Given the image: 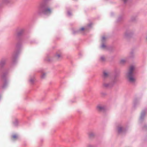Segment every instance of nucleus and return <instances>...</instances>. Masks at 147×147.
<instances>
[{"label": "nucleus", "instance_id": "9b49d317", "mask_svg": "<svg viewBox=\"0 0 147 147\" xmlns=\"http://www.w3.org/2000/svg\"><path fill=\"white\" fill-rule=\"evenodd\" d=\"M101 48L103 49H106L107 48L106 45L104 44H102L101 45Z\"/></svg>", "mask_w": 147, "mask_h": 147}, {"label": "nucleus", "instance_id": "1a4fd4ad", "mask_svg": "<svg viewBox=\"0 0 147 147\" xmlns=\"http://www.w3.org/2000/svg\"><path fill=\"white\" fill-rule=\"evenodd\" d=\"M109 75V73L107 71H104L103 72V76L104 78L107 77Z\"/></svg>", "mask_w": 147, "mask_h": 147}, {"label": "nucleus", "instance_id": "5701e85b", "mask_svg": "<svg viewBox=\"0 0 147 147\" xmlns=\"http://www.w3.org/2000/svg\"><path fill=\"white\" fill-rule=\"evenodd\" d=\"M146 39L147 40V36L146 37Z\"/></svg>", "mask_w": 147, "mask_h": 147}, {"label": "nucleus", "instance_id": "4be33fe9", "mask_svg": "<svg viewBox=\"0 0 147 147\" xmlns=\"http://www.w3.org/2000/svg\"><path fill=\"white\" fill-rule=\"evenodd\" d=\"M84 29H85L84 28H80V30H82V31H83V30Z\"/></svg>", "mask_w": 147, "mask_h": 147}, {"label": "nucleus", "instance_id": "0eeeda50", "mask_svg": "<svg viewBox=\"0 0 147 147\" xmlns=\"http://www.w3.org/2000/svg\"><path fill=\"white\" fill-rule=\"evenodd\" d=\"M9 0H3L2 3H0V9L2 7L3 3L7 4L9 3Z\"/></svg>", "mask_w": 147, "mask_h": 147}, {"label": "nucleus", "instance_id": "7ed1b4c3", "mask_svg": "<svg viewBox=\"0 0 147 147\" xmlns=\"http://www.w3.org/2000/svg\"><path fill=\"white\" fill-rule=\"evenodd\" d=\"M105 106L101 105H98L96 107V109L99 111H102L105 110Z\"/></svg>", "mask_w": 147, "mask_h": 147}, {"label": "nucleus", "instance_id": "f3484780", "mask_svg": "<svg viewBox=\"0 0 147 147\" xmlns=\"http://www.w3.org/2000/svg\"><path fill=\"white\" fill-rule=\"evenodd\" d=\"M87 147H94V146L93 144H89L87 146Z\"/></svg>", "mask_w": 147, "mask_h": 147}, {"label": "nucleus", "instance_id": "9d476101", "mask_svg": "<svg viewBox=\"0 0 147 147\" xmlns=\"http://www.w3.org/2000/svg\"><path fill=\"white\" fill-rule=\"evenodd\" d=\"M126 60L125 59H121L120 61V63L121 64H123L126 63Z\"/></svg>", "mask_w": 147, "mask_h": 147}, {"label": "nucleus", "instance_id": "dca6fc26", "mask_svg": "<svg viewBox=\"0 0 147 147\" xmlns=\"http://www.w3.org/2000/svg\"><path fill=\"white\" fill-rule=\"evenodd\" d=\"M89 136L90 137H91L93 136L94 135V134L92 132H90L89 133Z\"/></svg>", "mask_w": 147, "mask_h": 147}, {"label": "nucleus", "instance_id": "20e7f679", "mask_svg": "<svg viewBox=\"0 0 147 147\" xmlns=\"http://www.w3.org/2000/svg\"><path fill=\"white\" fill-rule=\"evenodd\" d=\"M115 83V82L109 83L107 82H104L103 84V86L105 88L110 87L112 86Z\"/></svg>", "mask_w": 147, "mask_h": 147}, {"label": "nucleus", "instance_id": "a211bd4d", "mask_svg": "<svg viewBox=\"0 0 147 147\" xmlns=\"http://www.w3.org/2000/svg\"><path fill=\"white\" fill-rule=\"evenodd\" d=\"M106 39V38L105 36H103L102 38V41L103 42H104Z\"/></svg>", "mask_w": 147, "mask_h": 147}, {"label": "nucleus", "instance_id": "39448f33", "mask_svg": "<svg viewBox=\"0 0 147 147\" xmlns=\"http://www.w3.org/2000/svg\"><path fill=\"white\" fill-rule=\"evenodd\" d=\"M117 130L118 132L119 133L125 131V129L121 126H119L117 127Z\"/></svg>", "mask_w": 147, "mask_h": 147}, {"label": "nucleus", "instance_id": "ddd939ff", "mask_svg": "<svg viewBox=\"0 0 147 147\" xmlns=\"http://www.w3.org/2000/svg\"><path fill=\"white\" fill-rule=\"evenodd\" d=\"M12 138L13 140H15L17 139L18 138V136L16 135H15L12 136Z\"/></svg>", "mask_w": 147, "mask_h": 147}, {"label": "nucleus", "instance_id": "b1692460", "mask_svg": "<svg viewBox=\"0 0 147 147\" xmlns=\"http://www.w3.org/2000/svg\"><path fill=\"white\" fill-rule=\"evenodd\" d=\"M142 115H143V113H142Z\"/></svg>", "mask_w": 147, "mask_h": 147}, {"label": "nucleus", "instance_id": "aec40b11", "mask_svg": "<svg viewBox=\"0 0 147 147\" xmlns=\"http://www.w3.org/2000/svg\"><path fill=\"white\" fill-rule=\"evenodd\" d=\"M67 14L68 16H70L71 15V13L70 11H69L67 12Z\"/></svg>", "mask_w": 147, "mask_h": 147}, {"label": "nucleus", "instance_id": "6ab92c4d", "mask_svg": "<svg viewBox=\"0 0 147 147\" xmlns=\"http://www.w3.org/2000/svg\"><path fill=\"white\" fill-rule=\"evenodd\" d=\"M18 123V121L17 120L15 121V123H14L15 125L16 126L17 125Z\"/></svg>", "mask_w": 147, "mask_h": 147}, {"label": "nucleus", "instance_id": "f257e3e1", "mask_svg": "<svg viewBox=\"0 0 147 147\" xmlns=\"http://www.w3.org/2000/svg\"><path fill=\"white\" fill-rule=\"evenodd\" d=\"M135 69L134 66H131L128 71L125 74V76L128 79L129 82L134 83L136 81V79L134 76L133 72Z\"/></svg>", "mask_w": 147, "mask_h": 147}, {"label": "nucleus", "instance_id": "f8f14e48", "mask_svg": "<svg viewBox=\"0 0 147 147\" xmlns=\"http://www.w3.org/2000/svg\"><path fill=\"white\" fill-rule=\"evenodd\" d=\"M56 57L57 58L59 59L62 57V55L60 54H57L56 55Z\"/></svg>", "mask_w": 147, "mask_h": 147}, {"label": "nucleus", "instance_id": "6e6552de", "mask_svg": "<svg viewBox=\"0 0 147 147\" xmlns=\"http://www.w3.org/2000/svg\"><path fill=\"white\" fill-rule=\"evenodd\" d=\"M46 76V73L44 72H42L41 73L40 77L42 79H44L45 78Z\"/></svg>", "mask_w": 147, "mask_h": 147}, {"label": "nucleus", "instance_id": "4468645a", "mask_svg": "<svg viewBox=\"0 0 147 147\" xmlns=\"http://www.w3.org/2000/svg\"><path fill=\"white\" fill-rule=\"evenodd\" d=\"M100 60L101 61H104L105 60V57L104 56H101L100 57Z\"/></svg>", "mask_w": 147, "mask_h": 147}, {"label": "nucleus", "instance_id": "423d86ee", "mask_svg": "<svg viewBox=\"0 0 147 147\" xmlns=\"http://www.w3.org/2000/svg\"><path fill=\"white\" fill-rule=\"evenodd\" d=\"M6 60L5 59H2L0 62V69L3 67L5 64Z\"/></svg>", "mask_w": 147, "mask_h": 147}, {"label": "nucleus", "instance_id": "f03ea898", "mask_svg": "<svg viewBox=\"0 0 147 147\" xmlns=\"http://www.w3.org/2000/svg\"><path fill=\"white\" fill-rule=\"evenodd\" d=\"M52 9L49 7L45 8L43 11V12L45 14H50L52 12Z\"/></svg>", "mask_w": 147, "mask_h": 147}, {"label": "nucleus", "instance_id": "2eb2a0df", "mask_svg": "<svg viewBox=\"0 0 147 147\" xmlns=\"http://www.w3.org/2000/svg\"><path fill=\"white\" fill-rule=\"evenodd\" d=\"M35 80V79L34 78H31L30 80V82L31 83H32L34 82Z\"/></svg>", "mask_w": 147, "mask_h": 147}, {"label": "nucleus", "instance_id": "412c9836", "mask_svg": "<svg viewBox=\"0 0 147 147\" xmlns=\"http://www.w3.org/2000/svg\"><path fill=\"white\" fill-rule=\"evenodd\" d=\"M127 33H125V34H124V37H126L127 36Z\"/></svg>", "mask_w": 147, "mask_h": 147}]
</instances>
